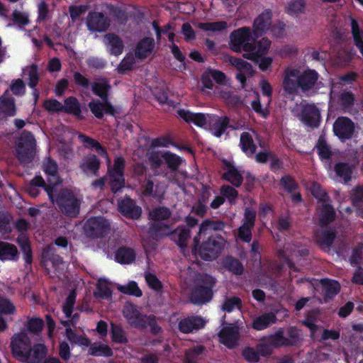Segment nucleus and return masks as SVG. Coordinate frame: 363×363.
<instances>
[{"label":"nucleus","mask_w":363,"mask_h":363,"mask_svg":"<svg viewBox=\"0 0 363 363\" xmlns=\"http://www.w3.org/2000/svg\"><path fill=\"white\" fill-rule=\"evenodd\" d=\"M319 77L316 70L310 68L301 72L298 69L286 67L284 71L282 87L290 95L296 94L299 89L307 92L315 88Z\"/></svg>","instance_id":"f257e3e1"},{"label":"nucleus","mask_w":363,"mask_h":363,"mask_svg":"<svg viewBox=\"0 0 363 363\" xmlns=\"http://www.w3.org/2000/svg\"><path fill=\"white\" fill-rule=\"evenodd\" d=\"M201 235H196L193 239L192 252L197 254L204 261L216 259L223 251L225 240L218 234L211 235L200 243Z\"/></svg>","instance_id":"f03ea898"},{"label":"nucleus","mask_w":363,"mask_h":363,"mask_svg":"<svg viewBox=\"0 0 363 363\" xmlns=\"http://www.w3.org/2000/svg\"><path fill=\"white\" fill-rule=\"evenodd\" d=\"M216 284V279L213 277L207 274L200 275L190 292V301L197 306L209 303L213 299Z\"/></svg>","instance_id":"7ed1b4c3"},{"label":"nucleus","mask_w":363,"mask_h":363,"mask_svg":"<svg viewBox=\"0 0 363 363\" xmlns=\"http://www.w3.org/2000/svg\"><path fill=\"white\" fill-rule=\"evenodd\" d=\"M55 203L66 216L77 218L80 212L82 201L68 189H62L55 197Z\"/></svg>","instance_id":"20e7f679"},{"label":"nucleus","mask_w":363,"mask_h":363,"mask_svg":"<svg viewBox=\"0 0 363 363\" xmlns=\"http://www.w3.org/2000/svg\"><path fill=\"white\" fill-rule=\"evenodd\" d=\"M9 347L12 356L18 360L25 362L31 357V340L24 330L12 335Z\"/></svg>","instance_id":"39448f33"},{"label":"nucleus","mask_w":363,"mask_h":363,"mask_svg":"<svg viewBox=\"0 0 363 363\" xmlns=\"http://www.w3.org/2000/svg\"><path fill=\"white\" fill-rule=\"evenodd\" d=\"M36 141L33 134L24 130L18 139L16 148V158L21 164L30 163L35 154Z\"/></svg>","instance_id":"423d86ee"},{"label":"nucleus","mask_w":363,"mask_h":363,"mask_svg":"<svg viewBox=\"0 0 363 363\" xmlns=\"http://www.w3.org/2000/svg\"><path fill=\"white\" fill-rule=\"evenodd\" d=\"M229 38V46L232 51L235 52L244 51L247 53L251 49L254 35L250 27L243 26L231 32Z\"/></svg>","instance_id":"0eeeda50"},{"label":"nucleus","mask_w":363,"mask_h":363,"mask_svg":"<svg viewBox=\"0 0 363 363\" xmlns=\"http://www.w3.org/2000/svg\"><path fill=\"white\" fill-rule=\"evenodd\" d=\"M147 158L152 168L159 169L164 162L172 172L177 171L183 162L182 157L170 151H152L147 155Z\"/></svg>","instance_id":"6e6552de"},{"label":"nucleus","mask_w":363,"mask_h":363,"mask_svg":"<svg viewBox=\"0 0 363 363\" xmlns=\"http://www.w3.org/2000/svg\"><path fill=\"white\" fill-rule=\"evenodd\" d=\"M125 160L122 156L116 157L114 159L113 165L108 168L109 185L111 191L114 194L121 191L125 186Z\"/></svg>","instance_id":"1a4fd4ad"},{"label":"nucleus","mask_w":363,"mask_h":363,"mask_svg":"<svg viewBox=\"0 0 363 363\" xmlns=\"http://www.w3.org/2000/svg\"><path fill=\"white\" fill-rule=\"evenodd\" d=\"M110 229L109 222L103 216H92L83 226L84 234L89 238H104L109 233Z\"/></svg>","instance_id":"9d476101"},{"label":"nucleus","mask_w":363,"mask_h":363,"mask_svg":"<svg viewBox=\"0 0 363 363\" xmlns=\"http://www.w3.org/2000/svg\"><path fill=\"white\" fill-rule=\"evenodd\" d=\"M333 132L340 141L350 140L355 132V124L347 116H338L333 123Z\"/></svg>","instance_id":"9b49d317"},{"label":"nucleus","mask_w":363,"mask_h":363,"mask_svg":"<svg viewBox=\"0 0 363 363\" xmlns=\"http://www.w3.org/2000/svg\"><path fill=\"white\" fill-rule=\"evenodd\" d=\"M272 45V41L267 37L253 38L251 43V49L247 53H244L242 57L249 60H256L257 57L267 55Z\"/></svg>","instance_id":"f8f14e48"},{"label":"nucleus","mask_w":363,"mask_h":363,"mask_svg":"<svg viewBox=\"0 0 363 363\" xmlns=\"http://www.w3.org/2000/svg\"><path fill=\"white\" fill-rule=\"evenodd\" d=\"M109 18L101 12L91 11L86 18V26L89 30L102 33L110 27Z\"/></svg>","instance_id":"ddd939ff"},{"label":"nucleus","mask_w":363,"mask_h":363,"mask_svg":"<svg viewBox=\"0 0 363 363\" xmlns=\"http://www.w3.org/2000/svg\"><path fill=\"white\" fill-rule=\"evenodd\" d=\"M123 316L133 328L144 330L147 328V315L142 314L133 304L126 305L123 309Z\"/></svg>","instance_id":"4468645a"},{"label":"nucleus","mask_w":363,"mask_h":363,"mask_svg":"<svg viewBox=\"0 0 363 363\" xmlns=\"http://www.w3.org/2000/svg\"><path fill=\"white\" fill-rule=\"evenodd\" d=\"M272 12L270 9L264 10L255 18L252 28L255 39L267 33L272 24Z\"/></svg>","instance_id":"2eb2a0df"},{"label":"nucleus","mask_w":363,"mask_h":363,"mask_svg":"<svg viewBox=\"0 0 363 363\" xmlns=\"http://www.w3.org/2000/svg\"><path fill=\"white\" fill-rule=\"evenodd\" d=\"M220 342L229 349L235 347L240 339V328L235 324L224 326L218 334Z\"/></svg>","instance_id":"dca6fc26"},{"label":"nucleus","mask_w":363,"mask_h":363,"mask_svg":"<svg viewBox=\"0 0 363 363\" xmlns=\"http://www.w3.org/2000/svg\"><path fill=\"white\" fill-rule=\"evenodd\" d=\"M291 252V250H289V247H286V249H279L277 251V257L281 261L284 262L288 266L290 270L298 272V268L296 267L290 257H295L297 258L306 257L308 255L309 251L308 249L305 248L294 250L291 253L288 254V252Z\"/></svg>","instance_id":"f3484780"},{"label":"nucleus","mask_w":363,"mask_h":363,"mask_svg":"<svg viewBox=\"0 0 363 363\" xmlns=\"http://www.w3.org/2000/svg\"><path fill=\"white\" fill-rule=\"evenodd\" d=\"M118 211L123 216L130 219H138L142 213L141 208L129 197H125L118 202Z\"/></svg>","instance_id":"a211bd4d"},{"label":"nucleus","mask_w":363,"mask_h":363,"mask_svg":"<svg viewBox=\"0 0 363 363\" xmlns=\"http://www.w3.org/2000/svg\"><path fill=\"white\" fill-rule=\"evenodd\" d=\"M320 113L319 109L314 104H308L301 111V121L307 126L314 128L320 124Z\"/></svg>","instance_id":"6ab92c4d"},{"label":"nucleus","mask_w":363,"mask_h":363,"mask_svg":"<svg viewBox=\"0 0 363 363\" xmlns=\"http://www.w3.org/2000/svg\"><path fill=\"white\" fill-rule=\"evenodd\" d=\"M205 326V321L201 317L191 315L182 318L178 323L179 330L184 334H189L194 330H199Z\"/></svg>","instance_id":"aec40b11"},{"label":"nucleus","mask_w":363,"mask_h":363,"mask_svg":"<svg viewBox=\"0 0 363 363\" xmlns=\"http://www.w3.org/2000/svg\"><path fill=\"white\" fill-rule=\"evenodd\" d=\"M225 172L222 175V179L230 182L235 187H240L243 182V177L240 172L229 161L224 160L223 161Z\"/></svg>","instance_id":"412c9836"},{"label":"nucleus","mask_w":363,"mask_h":363,"mask_svg":"<svg viewBox=\"0 0 363 363\" xmlns=\"http://www.w3.org/2000/svg\"><path fill=\"white\" fill-rule=\"evenodd\" d=\"M177 116L187 123H193L197 127H204L207 123V116L203 113H193L189 110L179 108L177 111Z\"/></svg>","instance_id":"4be33fe9"},{"label":"nucleus","mask_w":363,"mask_h":363,"mask_svg":"<svg viewBox=\"0 0 363 363\" xmlns=\"http://www.w3.org/2000/svg\"><path fill=\"white\" fill-rule=\"evenodd\" d=\"M62 112L73 116L79 121L85 118V116L82 114L81 104L75 96H70L64 100Z\"/></svg>","instance_id":"5701e85b"},{"label":"nucleus","mask_w":363,"mask_h":363,"mask_svg":"<svg viewBox=\"0 0 363 363\" xmlns=\"http://www.w3.org/2000/svg\"><path fill=\"white\" fill-rule=\"evenodd\" d=\"M155 41L153 38L144 37L136 44L135 56L139 60L147 58L154 50Z\"/></svg>","instance_id":"b1692460"},{"label":"nucleus","mask_w":363,"mask_h":363,"mask_svg":"<svg viewBox=\"0 0 363 363\" xmlns=\"http://www.w3.org/2000/svg\"><path fill=\"white\" fill-rule=\"evenodd\" d=\"M190 236L191 230L184 225H180L174 230H171L169 239L181 249H185L187 247Z\"/></svg>","instance_id":"393cba45"},{"label":"nucleus","mask_w":363,"mask_h":363,"mask_svg":"<svg viewBox=\"0 0 363 363\" xmlns=\"http://www.w3.org/2000/svg\"><path fill=\"white\" fill-rule=\"evenodd\" d=\"M101 167V161L95 155L84 157L80 162L79 168L86 175L97 177Z\"/></svg>","instance_id":"a878e982"},{"label":"nucleus","mask_w":363,"mask_h":363,"mask_svg":"<svg viewBox=\"0 0 363 363\" xmlns=\"http://www.w3.org/2000/svg\"><path fill=\"white\" fill-rule=\"evenodd\" d=\"M16 243L18 245L22 252L23 258L26 262L25 267H27L28 265L31 266L33 258V250L28 235L26 233L19 234L16 238Z\"/></svg>","instance_id":"bb28decb"},{"label":"nucleus","mask_w":363,"mask_h":363,"mask_svg":"<svg viewBox=\"0 0 363 363\" xmlns=\"http://www.w3.org/2000/svg\"><path fill=\"white\" fill-rule=\"evenodd\" d=\"M136 253L134 249L127 247H119L114 254V259L121 264H130L135 262Z\"/></svg>","instance_id":"cd10ccee"},{"label":"nucleus","mask_w":363,"mask_h":363,"mask_svg":"<svg viewBox=\"0 0 363 363\" xmlns=\"http://www.w3.org/2000/svg\"><path fill=\"white\" fill-rule=\"evenodd\" d=\"M277 320V318L275 313L273 312L265 313L253 320L252 327L256 330H262L275 323Z\"/></svg>","instance_id":"c85d7f7f"},{"label":"nucleus","mask_w":363,"mask_h":363,"mask_svg":"<svg viewBox=\"0 0 363 363\" xmlns=\"http://www.w3.org/2000/svg\"><path fill=\"white\" fill-rule=\"evenodd\" d=\"M91 91L95 96L102 99H108V93L111 89L109 79L107 78H101L91 84Z\"/></svg>","instance_id":"c756f323"},{"label":"nucleus","mask_w":363,"mask_h":363,"mask_svg":"<svg viewBox=\"0 0 363 363\" xmlns=\"http://www.w3.org/2000/svg\"><path fill=\"white\" fill-rule=\"evenodd\" d=\"M9 91L0 96V113L6 117H13L16 114V106L13 97L6 96Z\"/></svg>","instance_id":"7c9ffc66"},{"label":"nucleus","mask_w":363,"mask_h":363,"mask_svg":"<svg viewBox=\"0 0 363 363\" xmlns=\"http://www.w3.org/2000/svg\"><path fill=\"white\" fill-rule=\"evenodd\" d=\"M107 40L109 53L114 56H118L123 52L124 43L122 39L115 33H108L105 35Z\"/></svg>","instance_id":"2f4dec72"},{"label":"nucleus","mask_w":363,"mask_h":363,"mask_svg":"<svg viewBox=\"0 0 363 363\" xmlns=\"http://www.w3.org/2000/svg\"><path fill=\"white\" fill-rule=\"evenodd\" d=\"M239 145L242 152L247 157H252L255 154L257 149L252 135L249 132H242L240 134Z\"/></svg>","instance_id":"473e14b6"},{"label":"nucleus","mask_w":363,"mask_h":363,"mask_svg":"<svg viewBox=\"0 0 363 363\" xmlns=\"http://www.w3.org/2000/svg\"><path fill=\"white\" fill-rule=\"evenodd\" d=\"M336 218V213L333 206L330 203H323L320 209L319 224L323 227H327L333 223Z\"/></svg>","instance_id":"72a5a7b5"},{"label":"nucleus","mask_w":363,"mask_h":363,"mask_svg":"<svg viewBox=\"0 0 363 363\" xmlns=\"http://www.w3.org/2000/svg\"><path fill=\"white\" fill-rule=\"evenodd\" d=\"M320 284L325 300L333 299L340 292V285L335 280L322 279Z\"/></svg>","instance_id":"f704fd0d"},{"label":"nucleus","mask_w":363,"mask_h":363,"mask_svg":"<svg viewBox=\"0 0 363 363\" xmlns=\"http://www.w3.org/2000/svg\"><path fill=\"white\" fill-rule=\"evenodd\" d=\"M148 233L155 240H159L164 237L169 238L171 233L170 226L163 223H154L150 226Z\"/></svg>","instance_id":"c9c22d12"},{"label":"nucleus","mask_w":363,"mask_h":363,"mask_svg":"<svg viewBox=\"0 0 363 363\" xmlns=\"http://www.w3.org/2000/svg\"><path fill=\"white\" fill-rule=\"evenodd\" d=\"M228 128L234 129V127L230 125V118L228 116L217 117L211 128L212 133L214 136L220 138Z\"/></svg>","instance_id":"e433bc0d"},{"label":"nucleus","mask_w":363,"mask_h":363,"mask_svg":"<svg viewBox=\"0 0 363 363\" xmlns=\"http://www.w3.org/2000/svg\"><path fill=\"white\" fill-rule=\"evenodd\" d=\"M0 259L18 260V251L16 246L12 243L0 241Z\"/></svg>","instance_id":"4c0bfd02"},{"label":"nucleus","mask_w":363,"mask_h":363,"mask_svg":"<svg viewBox=\"0 0 363 363\" xmlns=\"http://www.w3.org/2000/svg\"><path fill=\"white\" fill-rule=\"evenodd\" d=\"M89 354L94 357H111L113 355V352L108 345L101 342H94L90 345Z\"/></svg>","instance_id":"58836bf2"},{"label":"nucleus","mask_w":363,"mask_h":363,"mask_svg":"<svg viewBox=\"0 0 363 363\" xmlns=\"http://www.w3.org/2000/svg\"><path fill=\"white\" fill-rule=\"evenodd\" d=\"M225 227V223L222 220L206 219L200 225L199 230L196 235H205L208 230L214 231L223 230Z\"/></svg>","instance_id":"ea45409f"},{"label":"nucleus","mask_w":363,"mask_h":363,"mask_svg":"<svg viewBox=\"0 0 363 363\" xmlns=\"http://www.w3.org/2000/svg\"><path fill=\"white\" fill-rule=\"evenodd\" d=\"M223 265L228 271L235 275H241L244 271L241 262L232 256L226 257L223 261Z\"/></svg>","instance_id":"a19ab883"},{"label":"nucleus","mask_w":363,"mask_h":363,"mask_svg":"<svg viewBox=\"0 0 363 363\" xmlns=\"http://www.w3.org/2000/svg\"><path fill=\"white\" fill-rule=\"evenodd\" d=\"M318 155L321 160H330L333 156V152L325 138L320 135L315 145Z\"/></svg>","instance_id":"79ce46f5"},{"label":"nucleus","mask_w":363,"mask_h":363,"mask_svg":"<svg viewBox=\"0 0 363 363\" xmlns=\"http://www.w3.org/2000/svg\"><path fill=\"white\" fill-rule=\"evenodd\" d=\"M334 170L337 177L342 178L345 183L351 181L352 167L347 162H340L335 164Z\"/></svg>","instance_id":"37998d69"},{"label":"nucleus","mask_w":363,"mask_h":363,"mask_svg":"<svg viewBox=\"0 0 363 363\" xmlns=\"http://www.w3.org/2000/svg\"><path fill=\"white\" fill-rule=\"evenodd\" d=\"M338 102L344 112H350L354 105V94L350 91H343L339 95Z\"/></svg>","instance_id":"c03bdc74"},{"label":"nucleus","mask_w":363,"mask_h":363,"mask_svg":"<svg viewBox=\"0 0 363 363\" xmlns=\"http://www.w3.org/2000/svg\"><path fill=\"white\" fill-rule=\"evenodd\" d=\"M317 242L321 247H330L336 238L335 230H325L316 235Z\"/></svg>","instance_id":"a18cd8bd"},{"label":"nucleus","mask_w":363,"mask_h":363,"mask_svg":"<svg viewBox=\"0 0 363 363\" xmlns=\"http://www.w3.org/2000/svg\"><path fill=\"white\" fill-rule=\"evenodd\" d=\"M111 337L113 342L118 344H126L128 342L127 335L123 328L115 323L111 324Z\"/></svg>","instance_id":"49530a36"},{"label":"nucleus","mask_w":363,"mask_h":363,"mask_svg":"<svg viewBox=\"0 0 363 363\" xmlns=\"http://www.w3.org/2000/svg\"><path fill=\"white\" fill-rule=\"evenodd\" d=\"M351 31L354 43L363 56V30H360L357 21L354 18L351 20Z\"/></svg>","instance_id":"de8ad7c7"},{"label":"nucleus","mask_w":363,"mask_h":363,"mask_svg":"<svg viewBox=\"0 0 363 363\" xmlns=\"http://www.w3.org/2000/svg\"><path fill=\"white\" fill-rule=\"evenodd\" d=\"M28 86L33 89V94L35 100L38 99L39 91L37 90L36 86L39 82V74L38 66L33 64L28 71Z\"/></svg>","instance_id":"09e8293b"},{"label":"nucleus","mask_w":363,"mask_h":363,"mask_svg":"<svg viewBox=\"0 0 363 363\" xmlns=\"http://www.w3.org/2000/svg\"><path fill=\"white\" fill-rule=\"evenodd\" d=\"M279 185L289 194H292L299 189L298 184L295 179L289 174H286L281 177Z\"/></svg>","instance_id":"8fccbe9b"},{"label":"nucleus","mask_w":363,"mask_h":363,"mask_svg":"<svg viewBox=\"0 0 363 363\" xmlns=\"http://www.w3.org/2000/svg\"><path fill=\"white\" fill-rule=\"evenodd\" d=\"M286 342L287 346H295L302 340L301 330L295 326H290L286 330Z\"/></svg>","instance_id":"3c124183"},{"label":"nucleus","mask_w":363,"mask_h":363,"mask_svg":"<svg viewBox=\"0 0 363 363\" xmlns=\"http://www.w3.org/2000/svg\"><path fill=\"white\" fill-rule=\"evenodd\" d=\"M198 27L204 31L220 32L228 28V23L225 21L199 23Z\"/></svg>","instance_id":"603ef678"},{"label":"nucleus","mask_w":363,"mask_h":363,"mask_svg":"<svg viewBox=\"0 0 363 363\" xmlns=\"http://www.w3.org/2000/svg\"><path fill=\"white\" fill-rule=\"evenodd\" d=\"M94 296L103 299H108L111 297L112 291L108 286V284L105 279H99L96 284V291L94 292Z\"/></svg>","instance_id":"864d4df0"},{"label":"nucleus","mask_w":363,"mask_h":363,"mask_svg":"<svg viewBox=\"0 0 363 363\" xmlns=\"http://www.w3.org/2000/svg\"><path fill=\"white\" fill-rule=\"evenodd\" d=\"M118 290L122 294L134 296L135 297H140L143 295L142 291L138 284L134 281L128 282L126 285L119 286Z\"/></svg>","instance_id":"5fc2aeb1"},{"label":"nucleus","mask_w":363,"mask_h":363,"mask_svg":"<svg viewBox=\"0 0 363 363\" xmlns=\"http://www.w3.org/2000/svg\"><path fill=\"white\" fill-rule=\"evenodd\" d=\"M242 307V301L238 296L225 297L221 306V309L226 313H231L235 308Z\"/></svg>","instance_id":"6e6d98bb"},{"label":"nucleus","mask_w":363,"mask_h":363,"mask_svg":"<svg viewBox=\"0 0 363 363\" xmlns=\"http://www.w3.org/2000/svg\"><path fill=\"white\" fill-rule=\"evenodd\" d=\"M267 340L269 345L275 347L287 346L285 344L286 342V337L284 335V330L282 328H279L274 334H271L268 337Z\"/></svg>","instance_id":"4d7b16f0"},{"label":"nucleus","mask_w":363,"mask_h":363,"mask_svg":"<svg viewBox=\"0 0 363 363\" xmlns=\"http://www.w3.org/2000/svg\"><path fill=\"white\" fill-rule=\"evenodd\" d=\"M44 322L40 318H31L28 320L26 323L27 330L33 335H38L43 330Z\"/></svg>","instance_id":"13d9d810"},{"label":"nucleus","mask_w":363,"mask_h":363,"mask_svg":"<svg viewBox=\"0 0 363 363\" xmlns=\"http://www.w3.org/2000/svg\"><path fill=\"white\" fill-rule=\"evenodd\" d=\"M171 215L172 212L169 208L164 206L157 207L150 213L151 218L156 221L167 220Z\"/></svg>","instance_id":"bf43d9fd"},{"label":"nucleus","mask_w":363,"mask_h":363,"mask_svg":"<svg viewBox=\"0 0 363 363\" xmlns=\"http://www.w3.org/2000/svg\"><path fill=\"white\" fill-rule=\"evenodd\" d=\"M258 66L260 71L265 73H270L272 69L273 58L269 56L263 55L257 57L256 60H252Z\"/></svg>","instance_id":"052dcab7"},{"label":"nucleus","mask_w":363,"mask_h":363,"mask_svg":"<svg viewBox=\"0 0 363 363\" xmlns=\"http://www.w3.org/2000/svg\"><path fill=\"white\" fill-rule=\"evenodd\" d=\"M311 194L318 200V202L323 203H326L330 200L328 193L322 189L320 185L314 182L311 188Z\"/></svg>","instance_id":"680f3d73"},{"label":"nucleus","mask_w":363,"mask_h":363,"mask_svg":"<svg viewBox=\"0 0 363 363\" xmlns=\"http://www.w3.org/2000/svg\"><path fill=\"white\" fill-rule=\"evenodd\" d=\"M11 21L13 24L18 25L20 28H23L30 23L28 15L25 12H21L18 10L13 11Z\"/></svg>","instance_id":"e2e57ef3"},{"label":"nucleus","mask_w":363,"mask_h":363,"mask_svg":"<svg viewBox=\"0 0 363 363\" xmlns=\"http://www.w3.org/2000/svg\"><path fill=\"white\" fill-rule=\"evenodd\" d=\"M220 193L224 198H226L230 204H235L238 196V191L230 185H223L220 187Z\"/></svg>","instance_id":"0e129e2a"},{"label":"nucleus","mask_w":363,"mask_h":363,"mask_svg":"<svg viewBox=\"0 0 363 363\" xmlns=\"http://www.w3.org/2000/svg\"><path fill=\"white\" fill-rule=\"evenodd\" d=\"M47 347L44 344H35L32 347L33 359L35 362H40L47 354Z\"/></svg>","instance_id":"69168bd1"},{"label":"nucleus","mask_w":363,"mask_h":363,"mask_svg":"<svg viewBox=\"0 0 363 363\" xmlns=\"http://www.w3.org/2000/svg\"><path fill=\"white\" fill-rule=\"evenodd\" d=\"M352 202L354 207H363V184L357 186L352 189Z\"/></svg>","instance_id":"338daca9"},{"label":"nucleus","mask_w":363,"mask_h":363,"mask_svg":"<svg viewBox=\"0 0 363 363\" xmlns=\"http://www.w3.org/2000/svg\"><path fill=\"white\" fill-rule=\"evenodd\" d=\"M43 169L47 175L55 177L57 174L58 166L54 160L48 157L43 162Z\"/></svg>","instance_id":"774afa93"}]
</instances>
